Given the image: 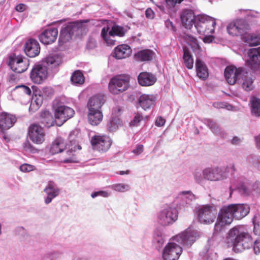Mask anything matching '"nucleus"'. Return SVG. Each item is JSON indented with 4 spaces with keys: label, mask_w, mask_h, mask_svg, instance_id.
Segmentation results:
<instances>
[{
    "label": "nucleus",
    "mask_w": 260,
    "mask_h": 260,
    "mask_svg": "<svg viewBox=\"0 0 260 260\" xmlns=\"http://www.w3.org/2000/svg\"><path fill=\"white\" fill-rule=\"evenodd\" d=\"M241 77L242 79V86L243 88L247 91L252 90L254 88V86L253 84V79L251 75L244 71Z\"/></svg>",
    "instance_id": "33"
},
{
    "label": "nucleus",
    "mask_w": 260,
    "mask_h": 260,
    "mask_svg": "<svg viewBox=\"0 0 260 260\" xmlns=\"http://www.w3.org/2000/svg\"><path fill=\"white\" fill-rule=\"evenodd\" d=\"M66 148V144L64 141L61 138L56 139L52 143L50 152L52 154L61 152Z\"/></svg>",
    "instance_id": "31"
},
{
    "label": "nucleus",
    "mask_w": 260,
    "mask_h": 260,
    "mask_svg": "<svg viewBox=\"0 0 260 260\" xmlns=\"http://www.w3.org/2000/svg\"><path fill=\"white\" fill-rule=\"evenodd\" d=\"M214 37L213 36H206L203 38V41L205 43H209L212 42Z\"/></svg>",
    "instance_id": "60"
},
{
    "label": "nucleus",
    "mask_w": 260,
    "mask_h": 260,
    "mask_svg": "<svg viewBox=\"0 0 260 260\" xmlns=\"http://www.w3.org/2000/svg\"><path fill=\"white\" fill-rule=\"evenodd\" d=\"M24 51L26 55L29 57H35L37 56L40 52L39 43L35 39H29L25 43Z\"/></svg>",
    "instance_id": "21"
},
{
    "label": "nucleus",
    "mask_w": 260,
    "mask_h": 260,
    "mask_svg": "<svg viewBox=\"0 0 260 260\" xmlns=\"http://www.w3.org/2000/svg\"><path fill=\"white\" fill-rule=\"evenodd\" d=\"M142 120V117L140 114H137L133 120L130 122L131 126H138L140 122Z\"/></svg>",
    "instance_id": "49"
},
{
    "label": "nucleus",
    "mask_w": 260,
    "mask_h": 260,
    "mask_svg": "<svg viewBox=\"0 0 260 260\" xmlns=\"http://www.w3.org/2000/svg\"><path fill=\"white\" fill-rule=\"evenodd\" d=\"M87 48L91 49H93L96 46V41L93 39H90L87 44Z\"/></svg>",
    "instance_id": "55"
},
{
    "label": "nucleus",
    "mask_w": 260,
    "mask_h": 260,
    "mask_svg": "<svg viewBox=\"0 0 260 260\" xmlns=\"http://www.w3.org/2000/svg\"><path fill=\"white\" fill-rule=\"evenodd\" d=\"M111 138L107 135H95L90 139V143L93 149L101 152H107L112 144Z\"/></svg>",
    "instance_id": "5"
},
{
    "label": "nucleus",
    "mask_w": 260,
    "mask_h": 260,
    "mask_svg": "<svg viewBox=\"0 0 260 260\" xmlns=\"http://www.w3.org/2000/svg\"><path fill=\"white\" fill-rule=\"evenodd\" d=\"M251 112L252 115L260 116V99L255 97L252 98L250 100Z\"/></svg>",
    "instance_id": "38"
},
{
    "label": "nucleus",
    "mask_w": 260,
    "mask_h": 260,
    "mask_svg": "<svg viewBox=\"0 0 260 260\" xmlns=\"http://www.w3.org/2000/svg\"><path fill=\"white\" fill-rule=\"evenodd\" d=\"M198 237L197 232L189 228L176 235L174 237V240L182 244L189 246L191 245Z\"/></svg>",
    "instance_id": "14"
},
{
    "label": "nucleus",
    "mask_w": 260,
    "mask_h": 260,
    "mask_svg": "<svg viewBox=\"0 0 260 260\" xmlns=\"http://www.w3.org/2000/svg\"><path fill=\"white\" fill-rule=\"evenodd\" d=\"M166 7L167 9H172L174 8L177 3H179V0H164Z\"/></svg>",
    "instance_id": "48"
},
{
    "label": "nucleus",
    "mask_w": 260,
    "mask_h": 260,
    "mask_svg": "<svg viewBox=\"0 0 260 260\" xmlns=\"http://www.w3.org/2000/svg\"><path fill=\"white\" fill-rule=\"evenodd\" d=\"M255 52L257 51L253 49L249 53V63L251 68L254 69L260 65V55Z\"/></svg>",
    "instance_id": "35"
},
{
    "label": "nucleus",
    "mask_w": 260,
    "mask_h": 260,
    "mask_svg": "<svg viewBox=\"0 0 260 260\" xmlns=\"http://www.w3.org/2000/svg\"><path fill=\"white\" fill-rule=\"evenodd\" d=\"M15 9L18 12H23L25 10V5L23 4H19L16 6Z\"/></svg>",
    "instance_id": "61"
},
{
    "label": "nucleus",
    "mask_w": 260,
    "mask_h": 260,
    "mask_svg": "<svg viewBox=\"0 0 260 260\" xmlns=\"http://www.w3.org/2000/svg\"><path fill=\"white\" fill-rule=\"evenodd\" d=\"M23 147L25 150L30 151L31 152L34 151L35 150L34 147L28 141H26L23 143Z\"/></svg>",
    "instance_id": "52"
},
{
    "label": "nucleus",
    "mask_w": 260,
    "mask_h": 260,
    "mask_svg": "<svg viewBox=\"0 0 260 260\" xmlns=\"http://www.w3.org/2000/svg\"><path fill=\"white\" fill-rule=\"evenodd\" d=\"M71 81L73 84L75 85L82 84L84 82V77L82 73L79 71H75L72 74Z\"/></svg>",
    "instance_id": "40"
},
{
    "label": "nucleus",
    "mask_w": 260,
    "mask_h": 260,
    "mask_svg": "<svg viewBox=\"0 0 260 260\" xmlns=\"http://www.w3.org/2000/svg\"><path fill=\"white\" fill-rule=\"evenodd\" d=\"M205 178L210 181L219 180L221 178V175L217 169L208 168L203 172Z\"/></svg>",
    "instance_id": "32"
},
{
    "label": "nucleus",
    "mask_w": 260,
    "mask_h": 260,
    "mask_svg": "<svg viewBox=\"0 0 260 260\" xmlns=\"http://www.w3.org/2000/svg\"><path fill=\"white\" fill-rule=\"evenodd\" d=\"M5 131L6 130H3V131L1 130L2 135L3 139L6 141V142L8 143L10 141V139L9 136L5 133Z\"/></svg>",
    "instance_id": "63"
},
{
    "label": "nucleus",
    "mask_w": 260,
    "mask_h": 260,
    "mask_svg": "<svg viewBox=\"0 0 260 260\" xmlns=\"http://www.w3.org/2000/svg\"><path fill=\"white\" fill-rule=\"evenodd\" d=\"M103 114L102 110L88 111L87 120L91 125L96 126L102 121Z\"/></svg>",
    "instance_id": "29"
},
{
    "label": "nucleus",
    "mask_w": 260,
    "mask_h": 260,
    "mask_svg": "<svg viewBox=\"0 0 260 260\" xmlns=\"http://www.w3.org/2000/svg\"><path fill=\"white\" fill-rule=\"evenodd\" d=\"M28 134L30 140L35 144H41L45 141L44 129L38 124H31L29 126Z\"/></svg>",
    "instance_id": "11"
},
{
    "label": "nucleus",
    "mask_w": 260,
    "mask_h": 260,
    "mask_svg": "<svg viewBox=\"0 0 260 260\" xmlns=\"http://www.w3.org/2000/svg\"><path fill=\"white\" fill-rule=\"evenodd\" d=\"M108 30V27H103L102 29L101 36L107 45L113 46L115 44L116 40L113 39L114 36H109Z\"/></svg>",
    "instance_id": "39"
},
{
    "label": "nucleus",
    "mask_w": 260,
    "mask_h": 260,
    "mask_svg": "<svg viewBox=\"0 0 260 260\" xmlns=\"http://www.w3.org/2000/svg\"><path fill=\"white\" fill-rule=\"evenodd\" d=\"M228 246L232 247L236 252H240L243 250L249 249L253 244L251 236L247 233H240L238 229L234 227L228 233L226 238Z\"/></svg>",
    "instance_id": "1"
},
{
    "label": "nucleus",
    "mask_w": 260,
    "mask_h": 260,
    "mask_svg": "<svg viewBox=\"0 0 260 260\" xmlns=\"http://www.w3.org/2000/svg\"><path fill=\"white\" fill-rule=\"evenodd\" d=\"M124 35L123 28L119 26H114L112 27L111 30L109 32V36H115L122 37Z\"/></svg>",
    "instance_id": "43"
},
{
    "label": "nucleus",
    "mask_w": 260,
    "mask_h": 260,
    "mask_svg": "<svg viewBox=\"0 0 260 260\" xmlns=\"http://www.w3.org/2000/svg\"><path fill=\"white\" fill-rule=\"evenodd\" d=\"M58 36V30L56 28H48L45 29L39 36V40L44 44L54 43Z\"/></svg>",
    "instance_id": "19"
},
{
    "label": "nucleus",
    "mask_w": 260,
    "mask_h": 260,
    "mask_svg": "<svg viewBox=\"0 0 260 260\" xmlns=\"http://www.w3.org/2000/svg\"><path fill=\"white\" fill-rule=\"evenodd\" d=\"M17 121V117L14 114L3 112L0 113V129L8 130L13 126Z\"/></svg>",
    "instance_id": "17"
},
{
    "label": "nucleus",
    "mask_w": 260,
    "mask_h": 260,
    "mask_svg": "<svg viewBox=\"0 0 260 260\" xmlns=\"http://www.w3.org/2000/svg\"><path fill=\"white\" fill-rule=\"evenodd\" d=\"M19 90L20 92L30 95L31 92V91L30 88L27 86L24 85H21L17 86L13 89V91L15 92L16 90Z\"/></svg>",
    "instance_id": "45"
},
{
    "label": "nucleus",
    "mask_w": 260,
    "mask_h": 260,
    "mask_svg": "<svg viewBox=\"0 0 260 260\" xmlns=\"http://www.w3.org/2000/svg\"><path fill=\"white\" fill-rule=\"evenodd\" d=\"M143 150V146L142 145H138L137 148L133 150V152L137 154H139L142 152Z\"/></svg>",
    "instance_id": "59"
},
{
    "label": "nucleus",
    "mask_w": 260,
    "mask_h": 260,
    "mask_svg": "<svg viewBox=\"0 0 260 260\" xmlns=\"http://www.w3.org/2000/svg\"><path fill=\"white\" fill-rule=\"evenodd\" d=\"M138 81L141 86H149L153 85L156 82V78L151 73L143 72L139 75Z\"/></svg>",
    "instance_id": "24"
},
{
    "label": "nucleus",
    "mask_w": 260,
    "mask_h": 260,
    "mask_svg": "<svg viewBox=\"0 0 260 260\" xmlns=\"http://www.w3.org/2000/svg\"><path fill=\"white\" fill-rule=\"evenodd\" d=\"M155 53L150 49H144L136 53L134 55L136 60L141 61H148L151 60Z\"/></svg>",
    "instance_id": "30"
},
{
    "label": "nucleus",
    "mask_w": 260,
    "mask_h": 260,
    "mask_svg": "<svg viewBox=\"0 0 260 260\" xmlns=\"http://www.w3.org/2000/svg\"><path fill=\"white\" fill-rule=\"evenodd\" d=\"M41 122L47 127L56 125V119H54L52 114L47 110L43 111L40 113Z\"/></svg>",
    "instance_id": "27"
},
{
    "label": "nucleus",
    "mask_w": 260,
    "mask_h": 260,
    "mask_svg": "<svg viewBox=\"0 0 260 260\" xmlns=\"http://www.w3.org/2000/svg\"><path fill=\"white\" fill-rule=\"evenodd\" d=\"M67 155L68 156V157L67 158H64L63 160V162L65 163L72 162L73 161L74 159V153L73 151H67L66 152Z\"/></svg>",
    "instance_id": "51"
},
{
    "label": "nucleus",
    "mask_w": 260,
    "mask_h": 260,
    "mask_svg": "<svg viewBox=\"0 0 260 260\" xmlns=\"http://www.w3.org/2000/svg\"><path fill=\"white\" fill-rule=\"evenodd\" d=\"M253 223V232L256 235H260V224L256 219H254Z\"/></svg>",
    "instance_id": "50"
},
{
    "label": "nucleus",
    "mask_w": 260,
    "mask_h": 260,
    "mask_svg": "<svg viewBox=\"0 0 260 260\" xmlns=\"http://www.w3.org/2000/svg\"><path fill=\"white\" fill-rule=\"evenodd\" d=\"M132 49L126 44L119 45L116 47L113 52V56L116 59H121L127 58L132 53Z\"/></svg>",
    "instance_id": "22"
},
{
    "label": "nucleus",
    "mask_w": 260,
    "mask_h": 260,
    "mask_svg": "<svg viewBox=\"0 0 260 260\" xmlns=\"http://www.w3.org/2000/svg\"><path fill=\"white\" fill-rule=\"evenodd\" d=\"M166 122V119L162 118L161 116H159L156 119L155 124L157 126L161 127L164 125Z\"/></svg>",
    "instance_id": "54"
},
{
    "label": "nucleus",
    "mask_w": 260,
    "mask_h": 260,
    "mask_svg": "<svg viewBox=\"0 0 260 260\" xmlns=\"http://www.w3.org/2000/svg\"><path fill=\"white\" fill-rule=\"evenodd\" d=\"M253 188L256 193L260 194V183H255L253 185Z\"/></svg>",
    "instance_id": "64"
},
{
    "label": "nucleus",
    "mask_w": 260,
    "mask_h": 260,
    "mask_svg": "<svg viewBox=\"0 0 260 260\" xmlns=\"http://www.w3.org/2000/svg\"><path fill=\"white\" fill-rule=\"evenodd\" d=\"M47 197L45 200L46 204H48L51 202L53 199L58 196L60 193V189L56 186L54 182L52 181L48 182V185L44 189Z\"/></svg>",
    "instance_id": "23"
},
{
    "label": "nucleus",
    "mask_w": 260,
    "mask_h": 260,
    "mask_svg": "<svg viewBox=\"0 0 260 260\" xmlns=\"http://www.w3.org/2000/svg\"><path fill=\"white\" fill-rule=\"evenodd\" d=\"M225 104L222 102H214L213 104V106L216 108H223L225 107Z\"/></svg>",
    "instance_id": "62"
},
{
    "label": "nucleus",
    "mask_w": 260,
    "mask_h": 260,
    "mask_svg": "<svg viewBox=\"0 0 260 260\" xmlns=\"http://www.w3.org/2000/svg\"><path fill=\"white\" fill-rule=\"evenodd\" d=\"M250 30V26L244 19H238L231 22L227 26L228 33L232 36H244Z\"/></svg>",
    "instance_id": "6"
},
{
    "label": "nucleus",
    "mask_w": 260,
    "mask_h": 260,
    "mask_svg": "<svg viewBox=\"0 0 260 260\" xmlns=\"http://www.w3.org/2000/svg\"><path fill=\"white\" fill-rule=\"evenodd\" d=\"M9 65L14 72L22 73L27 69L29 61L21 56L13 55L9 58Z\"/></svg>",
    "instance_id": "12"
},
{
    "label": "nucleus",
    "mask_w": 260,
    "mask_h": 260,
    "mask_svg": "<svg viewBox=\"0 0 260 260\" xmlns=\"http://www.w3.org/2000/svg\"><path fill=\"white\" fill-rule=\"evenodd\" d=\"M154 13L151 8H148L145 11L146 17L148 19H153L154 17Z\"/></svg>",
    "instance_id": "57"
},
{
    "label": "nucleus",
    "mask_w": 260,
    "mask_h": 260,
    "mask_svg": "<svg viewBox=\"0 0 260 260\" xmlns=\"http://www.w3.org/2000/svg\"><path fill=\"white\" fill-rule=\"evenodd\" d=\"M89 22L88 20H85L82 21H77L74 22L73 24L66 26L62 28L60 32L59 41L62 43H65L71 39L73 34V27L80 28L83 26V23Z\"/></svg>",
    "instance_id": "16"
},
{
    "label": "nucleus",
    "mask_w": 260,
    "mask_h": 260,
    "mask_svg": "<svg viewBox=\"0 0 260 260\" xmlns=\"http://www.w3.org/2000/svg\"><path fill=\"white\" fill-rule=\"evenodd\" d=\"M131 76L126 74L114 76L110 79L108 84L109 92L113 95H118L125 92L131 86Z\"/></svg>",
    "instance_id": "2"
},
{
    "label": "nucleus",
    "mask_w": 260,
    "mask_h": 260,
    "mask_svg": "<svg viewBox=\"0 0 260 260\" xmlns=\"http://www.w3.org/2000/svg\"><path fill=\"white\" fill-rule=\"evenodd\" d=\"M42 98L40 96L39 98H37V95H35V96L32 98L30 108L38 109L42 105Z\"/></svg>",
    "instance_id": "44"
},
{
    "label": "nucleus",
    "mask_w": 260,
    "mask_h": 260,
    "mask_svg": "<svg viewBox=\"0 0 260 260\" xmlns=\"http://www.w3.org/2000/svg\"><path fill=\"white\" fill-rule=\"evenodd\" d=\"M156 98L153 94L141 95L139 99L140 106L145 110L150 109L155 105Z\"/></svg>",
    "instance_id": "26"
},
{
    "label": "nucleus",
    "mask_w": 260,
    "mask_h": 260,
    "mask_svg": "<svg viewBox=\"0 0 260 260\" xmlns=\"http://www.w3.org/2000/svg\"><path fill=\"white\" fill-rule=\"evenodd\" d=\"M196 69L197 76L203 80L206 79L209 76L208 69L205 63L200 59H197Z\"/></svg>",
    "instance_id": "28"
},
{
    "label": "nucleus",
    "mask_w": 260,
    "mask_h": 260,
    "mask_svg": "<svg viewBox=\"0 0 260 260\" xmlns=\"http://www.w3.org/2000/svg\"><path fill=\"white\" fill-rule=\"evenodd\" d=\"M180 17L182 25L187 29H190L196 24L195 15L191 10H183L180 13Z\"/></svg>",
    "instance_id": "18"
},
{
    "label": "nucleus",
    "mask_w": 260,
    "mask_h": 260,
    "mask_svg": "<svg viewBox=\"0 0 260 260\" xmlns=\"http://www.w3.org/2000/svg\"><path fill=\"white\" fill-rule=\"evenodd\" d=\"M215 20L208 16H200L198 18L195 27L199 34L205 35L214 32Z\"/></svg>",
    "instance_id": "4"
},
{
    "label": "nucleus",
    "mask_w": 260,
    "mask_h": 260,
    "mask_svg": "<svg viewBox=\"0 0 260 260\" xmlns=\"http://www.w3.org/2000/svg\"><path fill=\"white\" fill-rule=\"evenodd\" d=\"M98 196H101L103 197H108L109 196V194L107 192H106L105 191H99L93 192L91 195V196L92 198H94Z\"/></svg>",
    "instance_id": "53"
},
{
    "label": "nucleus",
    "mask_w": 260,
    "mask_h": 260,
    "mask_svg": "<svg viewBox=\"0 0 260 260\" xmlns=\"http://www.w3.org/2000/svg\"><path fill=\"white\" fill-rule=\"evenodd\" d=\"M154 242L156 243L158 246H160L164 243V240L161 236L157 235L154 238Z\"/></svg>",
    "instance_id": "58"
},
{
    "label": "nucleus",
    "mask_w": 260,
    "mask_h": 260,
    "mask_svg": "<svg viewBox=\"0 0 260 260\" xmlns=\"http://www.w3.org/2000/svg\"><path fill=\"white\" fill-rule=\"evenodd\" d=\"M113 188L116 191L124 192L128 190L130 187L128 184L118 183L114 185Z\"/></svg>",
    "instance_id": "46"
},
{
    "label": "nucleus",
    "mask_w": 260,
    "mask_h": 260,
    "mask_svg": "<svg viewBox=\"0 0 260 260\" xmlns=\"http://www.w3.org/2000/svg\"><path fill=\"white\" fill-rule=\"evenodd\" d=\"M104 98L100 95H94L88 100L87 107L88 111L102 110V107L104 104Z\"/></svg>",
    "instance_id": "25"
},
{
    "label": "nucleus",
    "mask_w": 260,
    "mask_h": 260,
    "mask_svg": "<svg viewBox=\"0 0 260 260\" xmlns=\"http://www.w3.org/2000/svg\"><path fill=\"white\" fill-rule=\"evenodd\" d=\"M253 249L256 254L260 253V240H256L253 245Z\"/></svg>",
    "instance_id": "56"
},
{
    "label": "nucleus",
    "mask_w": 260,
    "mask_h": 260,
    "mask_svg": "<svg viewBox=\"0 0 260 260\" xmlns=\"http://www.w3.org/2000/svg\"><path fill=\"white\" fill-rule=\"evenodd\" d=\"M234 218L241 219L249 212L250 208L247 205L230 204L229 205Z\"/></svg>",
    "instance_id": "20"
},
{
    "label": "nucleus",
    "mask_w": 260,
    "mask_h": 260,
    "mask_svg": "<svg viewBox=\"0 0 260 260\" xmlns=\"http://www.w3.org/2000/svg\"><path fill=\"white\" fill-rule=\"evenodd\" d=\"M234 218L229 205L223 207L219 211L214 226V234L220 232L223 227L230 224Z\"/></svg>",
    "instance_id": "3"
},
{
    "label": "nucleus",
    "mask_w": 260,
    "mask_h": 260,
    "mask_svg": "<svg viewBox=\"0 0 260 260\" xmlns=\"http://www.w3.org/2000/svg\"><path fill=\"white\" fill-rule=\"evenodd\" d=\"M121 124V121L119 118L116 117H112L108 125V129L110 132H113L116 130Z\"/></svg>",
    "instance_id": "42"
},
{
    "label": "nucleus",
    "mask_w": 260,
    "mask_h": 260,
    "mask_svg": "<svg viewBox=\"0 0 260 260\" xmlns=\"http://www.w3.org/2000/svg\"><path fill=\"white\" fill-rule=\"evenodd\" d=\"M244 72L243 68H237L234 66H229L224 70V77L230 85H234L236 82L242 77Z\"/></svg>",
    "instance_id": "13"
},
{
    "label": "nucleus",
    "mask_w": 260,
    "mask_h": 260,
    "mask_svg": "<svg viewBox=\"0 0 260 260\" xmlns=\"http://www.w3.org/2000/svg\"><path fill=\"white\" fill-rule=\"evenodd\" d=\"M244 42L249 44L250 46H256L260 45V35L255 34L248 33L242 37Z\"/></svg>",
    "instance_id": "34"
},
{
    "label": "nucleus",
    "mask_w": 260,
    "mask_h": 260,
    "mask_svg": "<svg viewBox=\"0 0 260 260\" xmlns=\"http://www.w3.org/2000/svg\"><path fill=\"white\" fill-rule=\"evenodd\" d=\"M19 169L23 172H28L34 170L35 169V167L31 165L24 164L20 167Z\"/></svg>",
    "instance_id": "47"
},
{
    "label": "nucleus",
    "mask_w": 260,
    "mask_h": 260,
    "mask_svg": "<svg viewBox=\"0 0 260 260\" xmlns=\"http://www.w3.org/2000/svg\"><path fill=\"white\" fill-rule=\"evenodd\" d=\"M48 71L45 66L36 64L31 70L30 77L32 82L36 84H41L47 78Z\"/></svg>",
    "instance_id": "15"
},
{
    "label": "nucleus",
    "mask_w": 260,
    "mask_h": 260,
    "mask_svg": "<svg viewBox=\"0 0 260 260\" xmlns=\"http://www.w3.org/2000/svg\"><path fill=\"white\" fill-rule=\"evenodd\" d=\"M216 210L212 206L204 205L199 208L198 217L201 223L210 224L216 217Z\"/></svg>",
    "instance_id": "7"
},
{
    "label": "nucleus",
    "mask_w": 260,
    "mask_h": 260,
    "mask_svg": "<svg viewBox=\"0 0 260 260\" xmlns=\"http://www.w3.org/2000/svg\"><path fill=\"white\" fill-rule=\"evenodd\" d=\"M182 252V247L178 244L171 242L165 247L162 252L164 260H177Z\"/></svg>",
    "instance_id": "10"
},
{
    "label": "nucleus",
    "mask_w": 260,
    "mask_h": 260,
    "mask_svg": "<svg viewBox=\"0 0 260 260\" xmlns=\"http://www.w3.org/2000/svg\"><path fill=\"white\" fill-rule=\"evenodd\" d=\"M178 212L175 208L167 207L161 211L158 215L159 222L163 225H168L177 220Z\"/></svg>",
    "instance_id": "9"
},
{
    "label": "nucleus",
    "mask_w": 260,
    "mask_h": 260,
    "mask_svg": "<svg viewBox=\"0 0 260 260\" xmlns=\"http://www.w3.org/2000/svg\"><path fill=\"white\" fill-rule=\"evenodd\" d=\"M45 62L48 66L55 68L61 63V57L59 55H50L45 58Z\"/></svg>",
    "instance_id": "37"
},
{
    "label": "nucleus",
    "mask_w": 260,
    "mask_h": 260,
    "mask_svg": "<svg viewBox=\"0 0 260 260\" xmlns=\"http://www.w3.org/2000/svg\"><path fill=\"white\" fill-rule=\"evenodd\" d=\"M183 59L185 67L188 69H191L193 66V59L192 56L186 47L183 48Z\"/></svg>",
    "instance_id": "36"
},
{
    "label": "nucleus",
    "mask_w": 260,
    "mask_h": 260,
    "mask_svg": "<svg viewBox=\"0 0 260 260\" xmlns=\"http://www.w3.org/2000/svg\"><path fill=\"white\" fill-rule=\"evenodd\" d=\"M74 110L67 106L61 105L57 106L55 110L54 117L56 119V125L61 126L68 119L73 117Z\"/></svg>",
    "instance_id": "8"
},
{
    "label": "nucleus",
    "mask_w": 260,
    "mask_h": 260,
    "mask_svg": "<svg viewBox=\"0 0 260 260\" xmlns=\"http://www.w3.org/2000/svg\"><path fill=\"white\" fill-rule=\"evenodd\" d=\"M185 40L194 51L200 49V46L198 40L192 36L186 35L185 36Z\"/></svg>",
    "instance_id": "41"
}]
</instances>
